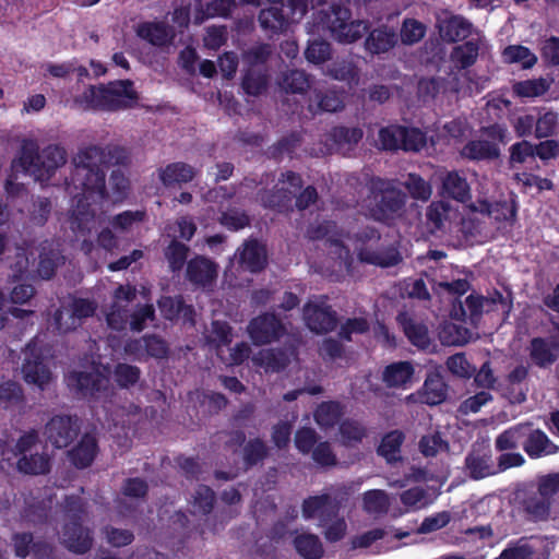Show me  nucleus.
<instances>
[{
  "instance_id": "48",
  "label": "nucleus",
  "mask_w": 559,
  "mask_h": 559,
  "mask_svg": "<svg viewBox=\"0 0 559 559\" xmlns=\"http://www.w3.org/2000/svg\"><path fill=\"white\" fill-rule=\"evenodd\" d=\"M404 436L401 431H391L385 435L378 449L380 455L385 457L389 462L399 459L400 448L403 443Z\"/></svg>"
},
{
  "instance_id": "26",
  "label": "nucleus",
  "mask_w": 559,
  "mask_h": 559,
  "mask_svg": "<svg viewBox=\"0 0 559 559\" xmlns=\"http://www.w3.org/2000/svg\"><path fill=\"white\" fill-rule=\"evenodd\" d=\"M447 386L439 371L427 376L423 389L418 392L420 402L437 405L445 399Z\"/></svg>"
},
{
  "instance_id": "25",
  "label": "nucleus",
  "mask_w": 559,
  "mask_h": 559,
  "mask_svg": "<svg viewBox=\"0 0 559 559\" xmlns=\"http://www.w3.org/2000/svg\"><path fill=\"white\" fill-rule=\"evenodd\" d=\"M195 170L185 163H173L158 171L159 180L165 187H176L191 181Z\"/></svg>"
},
{
  "instance_id": "35",
  "label": "nucleus",
  "mask_w": 559,
  "mask_h": 559,
  "mask_svg": "<svg viewBox=\"0 0 559 559\" xmlns=\"http://www.w3.org/2000/svg\"><path fill=\"white\" fill-rule=\"evenodd\" d=\"M413 373L414 368L409 362H394L384 369L383 381L389 386L403 388L411 382Z\"/></svg>"
},
{
  "instance_id": "8",
  "label": "nucleus",
  "mask_w": 559,
  "mask_h": 559,
  "mask_svg": "<svg viewBox=\"0 0 559 559\" xmlns=\"http://www.w3.org/2000/svg\"><path fill=\"white\" fill-rule=\"evenodd\" d=\"M350 13L347 8H331V12L325 14L319 24L326 27L332 36L341 43H353L360 38L368 29L364 21H349Z\"/></svg>"
},
{
  "instance_id": "52",
  "label": "nucleus",
  "mask_w": 559,
  "mask_h": 559,
  "mask_svg": "<svg viewBox=\"0 0 559 559\" xmlns=\"http://www.w3.org/2000/svg\"><path fill=\"white\" fill-rule=\"evenodd\" d=\"M426 27L423 23L414 19H407L403 22L401 28V40L405 45L418 43L425 35Z\"/></svg>"
},
{
  "instance_id": "22",
  "label": "nucleus",
  "mask_w": 559,
  "mask_h": 559,
  "mask_svg": "<svg viewBox=\"0 0 559 559\" xmlns=\"http://www.w3.org/2000/svg\"><path fill=\"white\" fill-rule=\"evenodd\" d=\"M187 276L193 284L207 287L216 280L217 265L206 258H194L188 263Z\"/></svg>"
},
{
  "instance_id": "29",
  "label": "nucleus",
  "mask_w": 559,
  "mask_h": 559,
  "mask_svg": "<svg viewBox=\"0 0 559 559\" xmlns=\"http://www.w3.org/2000/svg\"><path fill=\"white\" fill-rule=\"evenodd\" d=\"M397 321L413 345L423 349L429 346L430 337L424 324L415 321L408 313H400Z\"/></svg>"
},
{
  "instance_id": "55",
  "label": "nucleus",
  "mask_w": 559,
  "mask_h": 559,
  "mask_svg": "<svg viewBox=\"0 0 559 559\" xmlns=\"http://www.w3.org/2000/svg\"><path fill=\"white\" fill-rule=\"evenodd\" d=\"M537 491L554 503L555 496L559 493V473L538 476Z\"/></svg>"
},
{
  "instance_id": "15",
  "label": "nucleus",
  "mask_w": 559,
  "mask_h": 559,
  "mask_svg": "<svg viewBox=\"0 0 559 559\" xmlns=\"http://www.w3.org/2000/svg\"><path fill=\"white\" fill-rule=\"evenodd\" d=\"M79 431L78 420L70 416H56L47 424L48 439L57 448H66L76 437Z\"/></svg>"
},
{
  "instance_id": "6",
  "label": "nucleus",
  "mask_w": 559,
  "mask_h": 559,
  "mask_svg": "<svg viewBox=\"0 0 559 559\" xmlns=\"http://www.w3.org/2000/svg\"><path fill=\"white\" fill-rule=\"evenodd\" d=\"M270 8L262 10L259 21L265 31L281 33L292 23L299 22L307 12L305 0H267Z\"/></svg>"
},
{
  "instance_id": "39",
  "label": "nucleus",
  "mask_w": 559,
  "mask_h": 559,
  "mask_svg": "<svg viewBox=\"0 0 559 559\" xmlns=\"http://www.w3.org/2000/svg\"><path fill=\"white\" fill-rule=\"evenodd\" d=\"M96 454V440L91 435H85L79 444L70 452L72 463L78 467L88 466Z\"/></svg>"
},
{
  "instance_id": "9",
  "label": "nucleus",
  "mask_w": 559,
  "mask_h": 559,
  "mask_svg": "<svg viewBox=\"0 0 559 559\" xmlns=\"http://www.w3.org/2000/svg\"><path fill=\"white\" fill-rule=\"evenodd\" d=\"M109 370L102 362H93L84 367V370L73 371L68 378V385L83 396L99 397L103 391L109 386Z\"/></svg>"
},
{
  "instance_id": "7",
  "label": "nucleus",
  "mask_w": 559,
  "mask_h": 559,
  "mask_svg": "<svg viewBox=\"0 0 559 559\" xmlns=\"http://www.w3.org/2000/svg\"><path fill=\"white\" fill-rule=\"evenodd\" d=\"M48 350L38 341L29 343L24 352L22 374L26 383L44 390L52 381V372L46 361Z\"/></svg>"
},
{
  "instance_id": "20",
  "label": "nucleus",
  "mask_w": 559,
  "mask_h": 559,
  "mask_svg": "<svg viewBox=\"0 0 559 559\" xmlns=\"http://www.w3.org/2000/svg\"><path fill=\"white\" fill-rule=\"evenodd\" d=\"M539 544L537 538L521 537L510 542L498 559H547L540 552Z\"/></svg>"
},
{
  "instance_id": "27",
  "label": "nucleus",
  "mask_w": 559,
  "mask_h": 559,
  "mask_svg": "<svg viewBox=\"0 0 559 559\" xmlns=\"http://www.w3.org/2000/svg\"><path fill=\"white\" fill-rule=\"evenodd\" d=\"M463 321L445 322L439 331V340L448 346H461L471 342L475 337V333L465 326Z\"/></svg>"
},
{
  "instance_id": "17",
  "label": "nucleus",
  "mask_w": 559,
  "mask_h": 559,
  "mask_svg": "<svg viewBox=\"0 0 559 559\" xmlns=\"http://www.w3.org/2000/svg\"><path fill=\"white\" fill-rule=\"evenodd\" d=\"M283 326L272 314H265L253 319L248 333L252 342L257 345L270 343L280 337Z\"/></svg>"
},
{
  "instance_id": "64",
  "label": "nucleus",
  "mask_w": 559,
  "mask_h": 559,
  "mask_svg": "<svg viewBox=\"0 0 559 559\" xmlns=\"http://www.w3.org/2000/svg\"><path fill=\"white\" fill-rule=\"evenodd\" d=\"M55 323L57 329L62 333L72 331L81 325L75 312H73L70 306L63 307L56 312Z\"/></svg>"
},
{
  "instance_id": "38",
  "label": "nucleus",
  "mask_w": 559,
  "mask_h": 559,
  "mask_svg": "<svg viewBox=\"0 0 559 559\" xmlns=\"http://www.w3.org/2000/svg\"><path fill=\"white\" fill-rule=\"evenodd\" d=\"M390 497L380 489L366 491L362 496V509L370 515L378 518L389 511Z\"/></svg>"
},
{
  "instance_id": "41",
  "label": "nucleus",
  "mask_w": 559,
  "mask_h": 559,
  "mask_svg": "<svg viewBox=\"0 0 559 559\" xmlns=\"http://www.w3.org/2000/svg\"><path fill=\"white\" fill-rule=\"evenodd\" d=\"M234 0H214L203 9L201 2H195L194 23L201 24L205 19L215 16H226L234 7Z\"/></svg>"
},
{
  "instance_id": "56",
  "label": "nucleus",
  "mask_w": 559,
  "mask_h": 559,
  "mask_svg": "<svg viewBox=\"0 0 559 559\" xmlns=\"http://www.w3.org/2000/svg\"><path fill=\"white\" fill-rule=\"evenodd\" d=\"M477 46L472 41H467L464 45L455 47L451 55V58L453 62H455L456 64H460L462 68H466L474 63V61L477 58Z\"/></svg>"
},
{
  "instance_id": "5",
  "label": "nucleus",
  "mask_w": 559,
  "mask_h": 559,
  "mask_svg": "<svg viewBox=\"0 0 559 559\" xmlns=\"http://www.w3.org/2000/svg\"><path fill=\"white\" fill-rule=\"evenodd\" d=\"M11 454L20 456L16 464L21 473L38 475L49 471V457L44 452V447L38 441L36 432L31 431L23 435L19 439L14 451L8 450L5 442L0 440V456L10 461Z\"/></svg>"
},
{
  "instance_id": "21",
  "label": "nucleus",
  "mask_w": 559,
  "mask_h": 559,
  "mask_svg": "<svg viewBox=\"0 0 559 559\" xmlns=\"http://www.w3.org/2000/svg\"><path fill=\"white\" fill-rule=\"evenodd\" d=\"M522 448L531 459L556 454L559 447L540 429L531 430L522 443Z\"/></svg>"
},
{
  "instance_id": "13",
  "label": "nucleus",
  "mask_w": 559,
  "mask_h": 559,
  "mask_svg": "<svg viewBox=\"0 0 559 559\" xmlns=\"http://www.w3.org/2000/svg\"><path fill=\"white\" fill-rule=\"evenodd\" d=\"M105 110L115 111L131 107L138 100L133 83L129 80L114 81L105 85Z\"/></svg>"
},
{
  "instance_id": "43",
  "label": "nucleus",
  "mask_w": 559,
  "mask_h": 559,
  "mask_svg": "<svg viewBox=\"0 0 559 559\" xmlns=\"http://www.w3.org/2000/svg\"><path fill=\"white\" fill-rule=\"evenodd\" d=\"M444 192L451 198L465 202L469 199V186L457 173H449L442 180Z\"/></svg>"
},
{
  "instance_id": "32",
  "label": "nucleus",
  "mask_w": 559,
  "mask_h": 559,
  "mask_svg": "<svg viewBox=\"0 0 559 559\" xmlns=\"http://www.w3.org/2000/svg\"><path fill=\"white\" fill-rule=\"evenodd\" d=\"M440 36L448 41L464 39L471 32V24L461 16H451L439 22Z\"/></svg>"
},
{
  "instance_id": "1",
  "label": "nucleus",
  "mask_w": 559,
  "mask_h": 559,
  "mask_svg": "<svg viewBox=\"0 0 559 559\" xmlns=\"http://www.w3.org/2000/svg\"><path fill=\"white\" fill-rule=\"evenodd\" d=\"M106 153L97 146L80 151L73 158V170L67 182L68 191L75 201L69 223L81 241V250L91 254L94 250L92 230L100 224L95 206L105 198Z\"/></svg>"
},
{
  "instance_id": "4",
  "label": "nucleus",
  "mask_w": 559,
  "mask_h": 559,
  "mask_svg": "<svg viewBox=\"0 0 559 559\" xmlns=\"http://www.w3.org/2000/svg\"><path fill=\"white\" fill-rule=\"evenodd\" d=\"M66 163L67 152L62 146L50 144L38 153L37 146L33 141H24L21 156L13 163V167H21L36 180L45 181Z\"/></svg>"
},
{
  "instance_id": "30",
  "label": "nucleus",
  "mask_w": 559,
  "mask_h": 559,
  "mask_svg": "<svg viewBox=\"0 0 559 559\" xmlns=\"http://www.w3.org/2000/svg\"><path fill=\"white\" fill-rule=\"evenodd\" d=\"M296 551L304 559H320L323 555V546L320 538L310 533H296L293 538Z\"/></svg>"
},
{
  "instance_id": "28",
  "label": "nucleus",
  "mask_w": 559,
  "mask_h": 559,
  "mask_svg": "<svg viewBox=\"0 0 559 559\" xmlns=\"http://www.w3.org/2000/svg\"><path fill=\"white\" fill-rule=\"evenodd\" d=\"M535 112V132L536 139L550 138L557 133L559 128L558 112L545 107H533Z\"/></svg>"
},
{
  "instance_id": "31",
  "label": "nucleus",
  "mask_w": 559,
  "mask_h": 559,
  "mask_svg": "<svg viewBox=\"0 0 559 559\" xmlns=\"http://www.w3.org/2000/svg\"><path fill=\"white\" fill-rule=\"evenodd\" d=\"M397 43L396 34L386 26L373 29L366 39V49L371 53H381L393 48Z\"/></svg>"
},
{
  "instance_id": "36",
  "label": "nucleus",
  "mask_w": 559,
  "mask_h": 559,
  "mask_svg": "<svg viewBox=\"0 0 559 559\" xmlns=\"http://www.w3.org/2000/svg\"><path fill=\"white\" fill-rule=\"evenodd\" d=\"M550 88V83L544 79H528L514 82L512 92L520 98H535L543 96Z\"/></svg>"
},
{
  "instance_id": "57",
  "label": "nucleus",
  "mask_w": 559,
  "mask_h": 559,
  "mask_svg": "<svg viewBox=\"0 0 559 559\" xmlns=\"http://www.w3.org/2000/svg\"><path fill=\"white\" fill-rule=\"evenodd\" d=\"M405 187L414 199L421 201H427L432 193L431 186L414 174L408 175Z\"/></svg>"
},
{
  "instance_id": "19",
  "label": "nucleus",
  "mask_w": 559,
  "mask_h": 559,
  "mask_svg": "<svg viewBox=\"0 0 559 559\" xmlns=\"http://www.w3.org/2000/svg\"><path fill=\"white\" fill-rule=\"evenodd\" d=\"M520 506L530 521L542 522L550 518L552 503L537 490L524 492Z\"/></svg>"
},
{
  "instance_id": "12",
  "label": "nucleus",
  "mask_w": 559,
  "mask_h": 559,
  "mask_svg": "<svg viewBox=\"0 0 559 559\" xmlns=\"http://www.w3.org/2000/svg\"><path fill=\"white\" fill-rule=\"evenodd\" d=\"M306 325L316 333H326L336 325V317L324 299L310 300L304 307Z\"/></svg>"
},
{
  "instance_id": "46",
  "label": "nucleus",
  "mask_w": 559,
  "mask_h": 559,
  "mask_svg": "<svg viewBox=\"0 0 559 559\" xmlns=\"http://www.w3.org/2000/svg\"><path fill=\"white\" fill-rule=\"evenodd\" d=\"M456 216V211L445 202H433L427 210V218L436 229L443 227L447 221L451 222Z\"/></svg>"
},
{
  "instance_id": "63",
  "label": "nucleus",
  "mask_w": 559,
  "mask_h": 559,
  "mask_svg": "<svg viewBox=\"0 0 559 559\" xmlns=\"http://www.w3.org/2000/svg\"><path fill=\"white\" fill-rule=\"evenodd\" d=\"M340 433H341V441L344 444L348 445L354 442L360 441L365 437L366 430L357 421L346 420V421L342 423V425L340 427Z\"/></svg>"
},
{
  "instance_id": "44",
  "label": "nucleus",
  "mask_w": 559,
  "mask_h": 559,
  "mask_svg": "<svg viewBox=\"0 0 559 559\" xmlns=\"http://www.w3.org/2000/svg\"><path fill=\"white\" fill-rule=\"evenodd\" d=\"M231 337L230 326L221 321H214L205 335L207 344L216 348L218 356L223 353L222 347L231 342Z\"/></svg>"
},
{
  "instance_id": "34",
  "label": "nucleus",
  "mask_w": 559,
  "mask_h": 559,
  "mask_svg": "<svg viewBox=\"0 0 559 559\" xmlns=\"http://www.w3.org/2000/svg\"><path fill=\"white\" fill-rule=\"evenodd\" d=\"M530 358L539 368H548L557 360V353L551 350L547 338L534 337L530 343Z\"/></svg>"
},
{
  "instance_id": "58",
  "label": "nucleus",
  "mask_w": 559,
  "mask_h": 559,
  "mask_svg": "<svg viewBox=\"0 0 559 559\" xmlns=\"http://www.w3.org/2000/svg\"><path fill=\"white\" fill-rule=\"evenodd\" d=\"M145 213L142 211H127L112 219V226L120 231H129L143 222Z\"/></svg>"
},
{
  "instance_id": "45",
  "label": "nucleus",
  "mask_w": 559,
  "mask_h": 559,
  "mask_svg": "<svg viewBox=\"0 0 559 559\" xmlns=\"http://www.w3.org/2000/svg\"><path fill=\"white\" fill-rule=\"evenodd\" d=\"M503 57L510 63H521L523 69H531L537 62L535 53L522 45L508 46L503 51Z\"/></svg>"
},
{
  "instance_id": "59",
  "label": "nucleus",
  "mask_w": 559,
  "mask_h": 559,
  "mask_svg": "<svg viewBox=\"0 0 559 559\" xmlns=\"http://www.w3.org/2000/svg\"><path fill=\"white\" fill-rule=\"evenodd\" d=\"M401 148L405 151H420L427 146L426 135L416 128H405Z\"/></svg>"
},
{
  "instance_id": "16",
  "label": "nucleus",
  "mask_w": 559,
  "mask_h": 559,
  "mask_svg": "<svg viewBox=\"0 0 559 559\" xmlns=\"http://www.w3.org/2000/svg\"><path fill=\"white\" fill-rule=\"evenodd\" d=\"M428 277L433 289H441L449 295H462L469 288V283L465 278L455 277L452 266L442 265L439 269H433Z\"/></svg>"
},
{
  "instance_id": "60",
  "label": "nucleus",
  "mask_w": 559,
  "mask_h": 559,
  "mask_svg": "<svg viewBox=\"0 0 559 559\" xmlns=\"http://www.w3.org/2000/svg\"><path fill=\"white\" fill-rule=\"evenodd\" d=\"M419 448L425 456H435L441 452L448 451L449 447L439 433H431L421 438Z\"/></svg>"
},
{
  "instance_id": "10",
  "label": "nucleus",
  "mask_w": 559,
  "mask_h": 559,
  "mask_svg": "<svg viewBox=\"0 0 559 559\" xmlns=\"http://www.w3.org/2000/svg\"><path fill=\"white\" fill-rule=\"evenodd\" d=\"M373 200L377 205L371 209V216L377 221H389L401 215L405 195L390 183L381 182L379 191L373 194Z\"/></svg>"
},
{
  "instance_id": "50",
  "label": "nucleus",
  "mask_w": 559,
  "mask_h": 559,
  "mask_svg": "<svg viewBox=\"0 0 559 559\" xmlns=\"http://www.w3.org/2000/svg\"><path fill=\"white\" fill-rule=\"evenodd\" d=\"M341 407L337 403H323L321 404L316 413L314 418L320 427L328 428L333 426L341 417Z\"/></svg>"
},
{
  "instance_id": "33",
  "label": "nucleus",
  "mask_w": 559,
  "mask_h": 559,
  "mask_svg": "<svg viewBox=\"0 0 559 559\" xmlns=\"http://www.w3.org/2000/svg\"><path fill=\"white\" fill-rule=\"evenodd\" d=\"M488 447L485 442L473 448L466 457V468L475 479L487 477L489 468L487 464Z\"/></svg>"
},
{
  "instance_id": "23",
  "label": "nucleus",
  "mask_w": 559,
  "mask_h": 559,
  "mask_svg": "<svg viewBox=\"0 0 559 559\" xmlns=\"http://www.w3.org/2000/svg\"><path fill=\"white\" fill-rule=\"evenodd\" d=\"M237 255L242 267L251 272L260 271L266 263L264 246L254 240L245 242L242 249H239L236 253Z\"/></svg>"
},
{
  "instance_id": "47",
  "label": "nucleus",
  "mask_w": 559,
  "mask_h": 559,
  "mask_svg": "<svg viewBox=\"0 0 559 559\" xmlns=\"http://www.w3.org/2000/svg\"><path fill=\"white\" fill-rule=\"evenodd\" d=\"M252 362L266 371H277L286 366L287 357L284 354L277 356L269 349H261L252 356Z\"/></svg>"
},
{
  "instance_id": "49",
  "label": "nucleus",
  "mask_w": 559,
  "mask_h": 559,
  "mask_svg": "<svg viewBox=\"0 0 559 559\" xmlns=\"http://www.w3.org/2000/svg\"><path fill=\"white\" fill-rule=\"evenodd\" d=\"M102 538L112 547H123L132 543L134 536L129 530L111 525L105 526L100 532Z\"/></svg>"
},
{
  "instance_id": "2",
  "label": "nucleus",
  "mask_w": 559,
  "mask_h": 559,
  "mask_svg": "<svg viewBox=\"0 0 559 559\" xmlns=\"http://www.w3.org/2000/svg\"><path fill=\"white\" fill-rule=\"evenodd\" d=\"M332 227V224L329 223L324 227V231L319 229L316 234L311 235V237H325L326 242L329 243L330 254L335 255L340 260V269H344L346 272L350 269L352 255L349 253L348 245L345 243V241L353 243L354 250L357 252L361 262L388 267L397 264L401 260V255L394 247H389L383 250L373 248L374 242L379 239V236L373 228H368L355 239H352L348 236H346L345 239H340L334 234H331L330 229Z\"/></svg>"
},
{
  "instance_id": "37",
  "label": "nucleus",
  "mask_w": 559,
  "mask_h": 559,
  "mask_svg": "<svg viewBox=\"0 0 559 559\" xmlns=\"http://www.w3.org/2000/svg\"><path fill=\"white\" fill-rule=\"evenodd\" d=\"M285 179H283L277 185V192L281 193V197H278V200H265L262 199L264 205L266 206H278L282 207L285 205V201H290L292 197L296 194V192L301 187V180L300 177L297 176L294 173H287L284 176Z\"/></svg>"
},
{
  "instance_id": "53",
  "label": "nucleus",
  "mask_w": 559,
  "mask_h": 559,
  "mask_svg": "<svg viewBox=\"0 0 559 559\" xmlns=\"http://www.w3.org/2000/svg\"><path fill=\"white\" fill-rule=\"evenodd\" d=\"M404 127L391 126L379 131V142L385 150L401 148Z\"/></svg>"
},
{
  "instance_id": "62",
  "label": "nucleus",
  "mask_w": 559,
  "mask_h": 559,
  "mask_svg": "<svg viewBox=\"0 0 559 559\" xmlns=\"http://www.w3.org/2000/svg\"><path fill=\"white\" fill-rule=\"evenodd\" d=\"M318 436L311 428H300L295 435V445L304 454L312 453L318 444Z\"/></svg>"
},
{
  "instance_id": "42",
  "label": "nucleus",
  "mask_w": 559,
  "mask_h": 559,
  "mask_svg": "<svg viewBox=\"0 0 559 559\" xmlns=\"http://www.w3.org/2000/svg\"><path fill=\"white\" fill-rule=\"evenodd\" d=\"M483 304V297L472 294L465 299L464 306L453 308L451 317L456 321H465L468 318L472 323H475L481 313Z\"/></svg>"
},
{
  "instance_id": "51",
  "label": "nucleus",
  "mask_w": 559,
  "mask_h": 559,
  "mask_svg": "<svg viewBox=\"0 0 559 559\" xmlns=\"http://www.w3.org/2000/svg\"><path fill=\"white\" fill-rule=\"evenodd\" d=\"M314 102L316 105L312 102L309 105L312 111L335 112L344 107L343 97L335 92L328 93L324 96L317 95Z\"/></svg>"
},
{
  "instance_id": "54",
  "label": "nucleus",
  "mask_w": 559,
  "mask_h": 559,
  "mask_svg": "<svg viewBox=\"0 0 559 559\" xmlns=\"http://www.w3.org/2000/svg\"><path fill=\"white\" fill-rule=\"evenodd\" d=\"M320 525L324 527L325 538L330 542L343 538L347 528L345 520L337 518L335 513L328 516Z\"/></svg>"
},
{
  "instance_id": "40",
  "label": "nucleus",
  "mask_w": 559,
  "mask_h": 559,
  "mask_svg": "<svg viewBox=\"0 0 559 559\" xmlns=\"http://www.w3.org/2000/svg\"><path fill=\"white\" fill-rule=\"evenodd\" d=\"M158 307L162 314L168 319L182 318L185 321L192 322L193 309L185 306L179 298L162 297L158 300Z\"/></svg>"
},
{
  "instance_id": "24",
  "label": "nucleus",
  "mask_w": 559,
  "mask_h": 559,
  "mask_svg": "<svg viewBox=\"0 0 559 559\" xmlns=\"http://www.w3.org/2000/svg\"><path fill=\"white\" fill-rule=\"evenodd\" d=\"M337 506L326 495L310 497L302 504L305 519H318L320 524L330 515L336 513Z\"/></svg>"
},
{
  "instance_id": "61",
  "label": "nucleus",
  "mask_w": 559,
  "mask_h": 559,
  "mask_svg": "<svg viewBox=\"0 0 559 559\" xmlns=\"http://www.w3.org/2000/svg\"><path fill=\"white\" fill-rule=\"evenodd\" d=\"M187 254L188 247L175 240L168 246L165 252L169 267L173 271H178L183 266Z\"/></svg>"
},
{
  "instance_id": "11",
  "label": "nucleus",
  "mask_w": 559,
  "mask_h": 559,
  "mask_svg": "<svg viewBox=\"0 0 559 559\" xmlns=\"http://www.w3.org/2000/svg\"><path fill=\"white\" fill-rule=\"evenodd\" d=\"M61 543L72 552L85 554L93 545L92 531L83 526L82 519L69 516L60 533Z\"/></svg>"
},
{
  "instance_id": "3",
  "label": "nucleus",
  "mask_w": 559,
  "mask_h": 559,
  "mask_svg": "<svg viewBox=\"0 0 559 559\" xmlns=\"http://www.w3.org/2000/svg\"><path fill=\"white\" fill-rule=\"evenodd\" d=\"M135 294L136 290L131 285H120L117 287L111 305L105 310L106 322L111 330H124L130 319L131 329L140 332L145 329L147 322L154 320L155 310L152 305L141 306L129 316L128 307L134 300Z\"/></svg>"
},
{
  "instance_id": "14",
  "label": "nucleus",
  "mask_w": 559,
  "mask_h": 559,
  "mask_svg": "<svg viewBox=\"0 0 559 559\" xmlns=\"http://www.w3.org/2000/svg\"><path fill=\"white\" fill-rule=\"evenodd\" d=\"M440 495L438 488L435 487H413L404 490L400 495V500L404 510H393V516H400L405 512L418 511L432 504Z\"/></svg>"
},
{
  "instance_id": "18",
  "label": "nucleus",
  "mask_w": 559,
  "mask_h": 559,
  "mask_svg": "<svg viewBox=\"0 0 559 559\" xmlns=\"http://www.w3.org/2000/svg\"><path fill=\"white\" fill-rule=\"evenodd\" d=\"M136 35L156 47L173 44L176 32L163 21L144 22L136 27Z\"/></svg>"
}]
</instances>
